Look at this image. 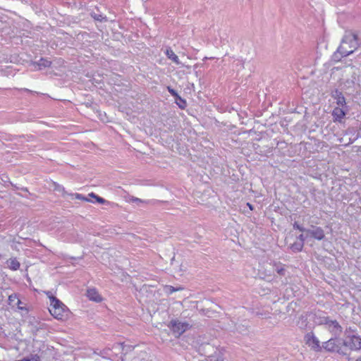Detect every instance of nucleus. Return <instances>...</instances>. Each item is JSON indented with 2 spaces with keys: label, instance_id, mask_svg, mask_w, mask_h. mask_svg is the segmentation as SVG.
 Here are the masks:
<instances>
[{
  "label": "nucleus",
  "instance_id": "nucleus-11",
  "mask_svg": "<svg viewBox=\"0 0 361 361\" xmlns=\"http://www.w3.org/2000/svg\"><path fill=\"white\" fill-rule=\"evenodd\" d=\"M168 90L169 92L171 94V95H173L175 99H176V103L177 104V105L180 108V109H185V107L186 106V102L185 100L183 99L176 92V90H174L173 89H172L171 87H168Z\"/></svg>",
  "mask_w": 361,
  "mask_h": 361
},
{
  "label": "nucleus",
  "instance_id": "nucleus-32",
  "mask_svg": "<svg viewBox=\"0 0 361 361\" xmlns=\"http://www.w3.org/2000/svg\"><path fill=\"white\" fill-rule=\"evenodd\" d=\"M132 200H133V202H142V200H140V199H138V198H136V197H135V198L132 199Z\"/></svg>",
  "mask_w": 361,
  "mask_h": 361
},
{
  "label": "nucleus",
  "instance_id": "nucleus-31",
  "mask_svg": "<svg viewBox=\"0 0 361 361\" xmlns=\"http://www.w3.org/2000/svg\"><path fill=\"white\" fill-rule=\"evenodd\" d=\"M4 298V295H2V293L0 291V305L3 302Z\"/></svg>",
  "mask_w": 361,
  "mask_h": 361
},
{
  "label": "nucleus",
  "instance_id": "nucleus-33",
  "mask_svg": "<svg viewBox=\"0 0 361 361\" xmlns=\"http://www.w3.org/2000/svg\"><path fill=\"white\" fill-rule=\"evenodd\" d=\"M247 205L249 206V207H250L251 209H252V205H251L250 203H247Z\"/></svg>",
  "mask_w": 361,
  "mask_h": 361
},
{
  "label": "nucleus",
  "instance_id": "nucleus-34",
  "mask_svg": "<svg viewBox=\"0 0 361 361\" xmlns=\"http://www.w3.org/2000/svg\"><path fill=\"white\" fill-rule=\"evenodd\" d=\"M346 46H347V48H348V49H351V48H350V47H350V44H348H348H346Z\"/></svg>",
  "mask_w": 361,
  "mask_h": 361
},
{
  "label": "nucleus",
  "instance_id": "nucleus-3",
  "mask_svg": "<svg viewBox=\"0 0 361 361\" xmlns=\"http://www.w3.org/2000/svg\"><path fill=\"white\" fill-rule=\"evenodd\" d=\"M318 324L324 325L334 337H339L343 332V328L339 323L336 320H332L328 317L321 318Z\"/></svg>",
  "mask_w": 361,
  "mask_h": 361
},
{
  "label": "nucleus",
  "instance_id": "nucleus-20",
  "mask_svg": "<svg viewBox=\"0 0 361 361\" xmlns=\"http://www.w3.org/2000/svg\"><path fill=\"white\" fill-rule=\"evenodd\" d=\"M37 65L39 67V69H41L42 68L49 67L51 65V61H49L47 59H41L37 62Z\"/></svg>",
  "mask_w": 361,
  "mask_h": 361
},
{
  "label": "nucleus",
  "instance_id": "nucleus-5",
  "mask_svg": "<svg viewBox=\"0 0 361 361\" xmlns=\"http://www.w3.org/2000/svg\"><path fill=\"white\" fill-rule=\"evenodd\" d=\"M258 276L260 279L271 282L276 279V275L274 272L273 262L264 264L259 270Z\"/></svg>",
  "mask_w": 361,
  "mask_h": 361
},
{
  "label": "nucleus",
  "instance_id": "nucleus-23",
  "mask_svg": "<svg viewBox=\"0 0 361 361\" xmlns=\"http://www.w3.org/2000/svg\"><path fill=\"white\" fill-rule=\"evenodd\" d=\"M91 16L96 20H98V21H103V20H106V17H103L101 14H97L95 13H91Z\"/></svg>",
  "mask_w": 361,
  "mask_h": 361
},
{
  "label": "nucleus",
  "instance_id": "nucleus-24",
  "mask_svg": "<svg viewBox=\"0 0 361 361\" xmlns=\"http://www.w3.org/2000/svg\"><path fill=\"white\" fill-rule=\"evenodd\" d=\"M89 195H90V197H94V198L96 200V201H97V202L100 203V204H104L105 202H106V201L104 199H103V198H102V197H99V196L96 195H95L94 193H93V192H92V193H90V194H89Z\"/></svg>",
  "mask_w": 361,
  "mask_h": 361
},
{
  "label": "nucleus",
  "instance_id": "nucleus-35",
  "mask_svg": "<svg viewBox=\"0 0 361 361\" xmlns=\"http://www.w3.org/2000/svg\"><path fill=\"white\" fill-rule=\"evenodd\" d=\"M356 361H361V357L360 358H358L357 360H356Z\"/></svg>",
  "mask_w": 361,
  "mask_h": 361
},
{
  "label": "nucleus",
  "instance_id": "nucleus-15",
  "mask_svg": "<svg viewBox=\"0 0 361 361\" xmlns=\"http://www.w3.org/2000/svg\"><path fill=\"white\" fill-rule=\"evenodd\" d=\"M284 267H285V265L280 262H274L273 267H274V274L276 273L280 276H285L286 269H285Z\"/></svg>",
  "mask_w": 361,
  "mask_h": 361
},
{
  "label": "nucleus",
  "instance_id": "nucleus-1",
  "mask_svg": "<svg viewBox=\"0 0 361 361\" xmlns=\"http://www.w3.org/2000/svg\"><path fill=\"white\" fill-rule=\"evenodd\" d=\"M358 47L357 35L352 32H346L343 36L340 46L332 56L334 61H340L343 57L353 53Z\"/></svg>",
  "mask_w": 361,
  "mask_h": 361
},
{
  "label": "nucleus",
  "instance_id": "nucleus-16",
  "mask_svg": "<svg viewBox=\"0 0 361 361\" xmlns=\"http://www.w3.org/2000/svg\"><path fill=\"white\" fill-rule=\"evenodd\" d=\"M166 55L167 56V57L169 59L172 60L176 64H180V61H179L178 56L176 54H175V53L170 48L166 49Z\"/></svg>",
  "mask_w": 361,
  "mask_h": 361
},
{
  "label": "nucleus",
  "instance_id": "nucleus-9",
  "mask_svg": "<svg viewBox=\"0 0 361 361\" xmlns=\"http://www.w3.org/2000/svg\"><path fill=\"white\" fill-rule=\"evenodd\" d=\"M306 344L317 351L321 350L322 346L320 345V342L318 338L314 335L312 332L308 333L305 336Z\"/></svg>",
  "mask_w": 361,
  "mask_h": 361
},
{
  "label": "nucleus",
  "instance_id": "nucleus-14",
  "mask_svg": "<svg viewBox=\"0 0 361 361\" xmlns=\"http://www.w3.org/2000/svg\"><path fill=\"white\" fill-rule=\"evenodd\" d=\"M332 97L336 99V104L338 106H343L345 104V99L343 95L342 92L336 90L332 92Z\"/></svg>",
  "mask_w": 361,
  "mask_h": 361
},
{
  "label": "nucleus",
  "instance_id": "nucleus-12",
  "mask_svg": "<svg viewBox=\"0 0 361 361\" xmlns=\"http://www.w3.org/2000/svg\"><path fill=\"white\" fill-rule=\"evenodd\" d=\"M332 116L334 117V121H337L339 123L342 122V119L345 116V112L342 108L336 107L332 111Z\"/></svg>",
  "mask_w": 361,
  "mask_h": 361
},
{
  "label": "nucleus",
  "instance_id": "nucleus-10",
  "mask_svg": "<svg viewBox=\"0 0 361 361\" xmlns=\"http://www.w3.org/2000/svg\"><path fill=\"white\" fill-rule=\"evenodd\" d=\"M307 233L311 237L321 240L324 238V231L321 227L312 226V229H307Z\"/></svg>",
  "mask_w": 361,
  "mask_h": 361
},
{
  "label": "nucleus",
  "instance_id": "nucleus-19",
  "mask_svg": "<svg viewBox=\"0 0 361 361\" xmlns=\"http://www.w3.org/2000/svg\"><path fill=\"white\" fill-rule=\"evenodd\" d=\"M304 245L302 242H295L290 245V248L293 252H300L302 250Z\"/></svg>",
  "mask_w": 361,
  "mask_h": 361
},
{
  "label": "nucleus",
  "instance_id": "nucleus-25",
  "mask_svg": "<svg viewBox=\"0 0 361 361\" xmlns=\"http://www.w3.org/2000/svg\"><path fill=\"white\" fill-rule=\"evenodd\" d=\"M166 289V292L169 294H171L173 293V292L176 291V290H178L180 289H181L180 288H175L173 286H166L165 288Z\"/></svg>",
  "mask_w": 361,
  "mask_h": 361
},
{
  "label": "nucleus",
  "instance_id": "nucleus-6",
  "mask_svg": "<svg viewBox=\"0 0 361 361\" xmlns=\"http://www.w3.org/2000/svg\"><path fill=\"white\" fill-rule=\"evenodd\" d=\"M170 328L176 337H179L186 330L190 328V324L187 322H180L178 320H172L170 322Z\"/></svg>",
  "mask_w": 361,
  "mask_h": 361
},
{
  "label": "nucleus",
  "instance_id": "nucleus-8",
  "mask_svg": "<svg viewBox=\"0 0 361 361\" xmlns=\"http://www.w3.org/2000/svg\"><path fill=\"white\" fill-rule=\"evenodd\" d=\"M343 345L350 350H360L361 338L357 336H349L345 341H343Z\"/></svg>",
  "mask_w": 361,
  "mask_h": 361
},
{
  "label": "nucleus",
  "instance_id": "nucleus-13",
  "mask_svg": "<svg viewBox=\"0 0 361 361\" xmlns=\"http://www.w3.org/2000/svg\"><path fill=\"white\" fill-rule=\"evenodd\" d=\"M87 298L92 301L99 302L102 300V298L98 293L97 290L95 288H90L87 290Z\"/></svg>",
  "mask_w": 361,
  "mask_h": 361
},
{
  "label": "nucleus",
  "instance_id": "nucleus-28",
  "mask_svg": "<svg viewBox=\"0 0 361 361\" xmlns=\"http://www.w3.org/2000/svg\"><path fill=\"white\" fill-rule=\"evenodd\" d=\"M25 361H39V358L37 355L32 356L30 358H25Z\"/></svg>",
  "mask_w": 361,
  "mask_h": 361
},
{
  "label": "nucleus",
  "instance_id": "nucleus-29",
  "mask_svg": "<svg viewBox=\"0 0 361 361\" xmlns=\"http://www.w3.org/2000/svg\"><path fill=\"white\" fill-rule=\"evenodd\" d=\"M75 197L78 200H83L85 201H88V200L86 197H82V195H80V194H76Z\"/></svg>",
  "mask_w": 361,
  "mask_h": 361
},
{
  "label": "nucleus",
  "instance_id": "nucleus-21",
  "mask_svg": "<svg viewBox=\"0 0 361 361\" xmlns=\"http://www.w3.org/2000/svg\"><path fill=\"white\" fill-rule=\"evenodd\" d=\"M355 66H351L350 68V70L349 72L350 73H353V79H351L350 80H347L346 82L348 83L349 86H350L351 85H353L355 83V77L354 76V75H355Z\"/></svg>",
  "mask_w": 361,
  "mask_h": 361
},
{
  "label": "nucleus",
  "instance_id": "nucleus-18",
  "mask_svg": "<svg viewBox=\"0 0 361 361\" xmlns=\"http://www.w3.org/2000/svg\"><path fill=\"white\" fill-rule=\"evenodd\" d=\"M52 185L54 190L61 192L63 196H65L67 194L66 191L65 190V188L62 185H59L56 182H53Z\"/></svg>",
  "mask_w": 361,
  "mask_h": 361
},
{
  "label": "nucleus",
  "instance_id": "nucleus-17",
  "mask_svg": "<svg viewBox=\"0 0 361 361\" xmlns=\"http://www.w3.org/2000/svg\"><path fill=\"white\" fill-rule=\"evenodd\" d=\"M19 300L17 293H13L8 296V305L13 307H16V302Z\"/></svg>",
  "mask_w": 361,
  "mask_h": 361
},
{
  "label": "nucleus",
  "instance_id": "nucleus-2",
  "mask_svg": "<svg viewBox=\"0 0 361 361\" xmlns=\"http://www.w3.org/2000/svg\"><path fill=\"white\" fill-rule=\"evenodd\" d=\"M50 299V314L59 320H63L68 315V310L66 305L54 296H49Z\"/></svg>",
  "mask_w": 361,
  "mask_h": 361
},
{
  "label": "nucleus",
  "instance_id": "nucleus-22",
  "mask_svg": "<svg viewBox=\"0 0 361 361\" xmlns=\"http://www.w3.org/2000/svg\"><path fill=\"white\" fill-rule=\"evenodd\" d=\"M9 267L13 270H17L20 267V263L16 259H11L9 264Z\"/></svg>",
  "mask_w": 361,
  "mask_h": 361
},
{
  "label": "nucleus",
  "instance_id": "nucleus-27",
  "mask_svg": "<svg viewBox=\"0 0 361 361\" xmlns=\"http://www.w3.org/2000/svg\"><path fill=\"white\" fill-rule=\"evenodd\" d=\"M22 302L21 300L19 299L18 300V301L16 302V307H18V309L19 310H25V307L22 306Z\"/></svg>",
  "mask_w": 361,
  "mask_h": 361
},
{
  "label": "nucleus",
  "instance_id": "nucleus-26",
  "mask_svg": "<svg viewBox=\"0 0 361 361\" xmlns=\"http://www.w3.org/2000/svg\"><path fill=\"white\" fill-rule=\"evenodd\" d=\"M293 228H296V229H298L299 231H302V232H306L307 233V229H305V228H303L302 226H300L298 223H295L293 224Z\"/></svg>",
  "mask_w": 361,
  "mask_h": 361
},
{
  "label": "nucleus",
  "instance_id": "nucleus-7",
  "mask_svg": "<svg viewBox=\"0 0 361 361\" xmlns=\"http://www.w3.org/2000/svg\"><path fill=\"white\" fill-rule=\"evenodd\" d=\"M123 348L124 345L123 343H117L113 345L112 349L106 348L102 350L99 355L103 357L114 359V356H117L118 354L121 353L123 350Z\"/></svg>",
  "mask_w": 361,
  "mask_h": 361
},
{
  "label": "nucleus",
  "instance_id": "nucleus-4",
  "mask_svg": "<svg viewBox=\"0 0 361 361\" xmlns=\"http://www.w3.org/2000/svg\"><path fill=\"white\" fill-rule=\"evenodd\" d=\"M343 341L338 337H333L322 343V348L329 352H336L338 354L347 355L345 349L343 348Z\"/></svg>",
  "mask_w": 361,
  "mask_h": 361
},
{
  "label": "nucleus",
  "instance_id": "nucleus-30",
  "mask_svg": "<svg viewBox=\"0 0 361 361\" xmlns=\"http://www.w3.org/2000/svg\"><path fill=\"white\" fill-rule=\"evenodd\" d=\"M298 238L299 240L298 242H302L304 243L305 237L302 234L300 235Z\"/></svg>",
  "mask_w": 361,
  "mask_h": 361
}]
</instances>
